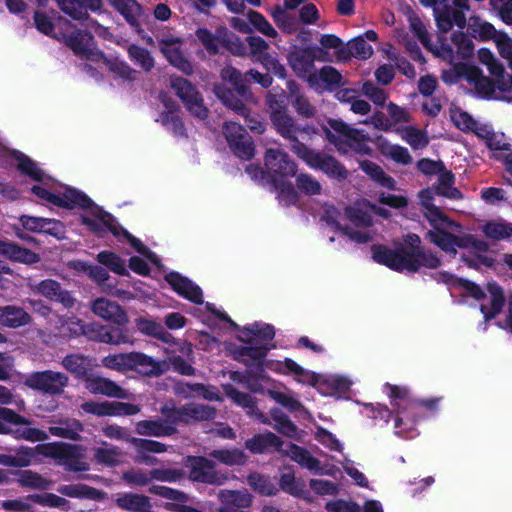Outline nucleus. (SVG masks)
<instances>
[{"label": "nucleus", "instance_id": "29", "mask_svg": "<svg viewBox=\"0 0 512 512\" xmlns=\"http://www.w3.org/2000/svg\"><path fill=\"white\" fill-rule=\"evenodd\" d=\"M32 318L22 307L15 305L0 306V325L19 328L31 322Z\"/></svg>", "mask_w": 512, "mask_h": 512}, {"label": "nucleus", "instance_id": "25", "mask_svg": "<svg viewBox=\"0 0 512 512\" xmlns=\"http://www.w3.org/2000/svg\"><path fill=\"white\" fill-rule=\"evenodd\" d=\"M37 291L50 301L61 303L65 308L74 306L75 299L71 292L62 289L60 283L56 280H42L37 285Z\"/></svg>", "mask_w": 512, "mask_h": 512}, {"label": "nucleus", "instance_id": "36", "mask_svg": "<svg viewBox=\"0 0 512 512\" xmlns=\"http://www.w3.org/2000/svg\"><path fill=\"white\" fill-rule=\"evenodd\" d=\"M136 329L143 335L156 338L164 343H170L172 335L165 327L153 319L139 317L135 320Z\"/></svg>", "mask_w": 512, "mask_h": 512}, {"label": "nucleus", "instance_id": "43", "mask_svg": "<svg viewBox=\"0 0 512 512\" xmlns=\"http://www.w3.org/2000/svg\"><path fill=\"white\" fill-rule=\"evenodd\" d=\"M15 473L19 476L17 482L21 487L47 490L51 486L50 480L32 470H19Z\"/></svg>", "mask_w": 512, "mask_h": 512}, {"label": "nucleus", "instance_id": "61", "mask_svg": "<svg viewBox=\"0 0 512 512\" xmlns=\"http://www.w3.org/2000/svg\"><path fill=\"white\" fill-rule=\"evenodd\" d=\"M279 486L284 492L297 497L301 496L305 489L304 482L291 472L281 474Z\"/></svg>", "mask_w": 512, "mask_h": 512}, {"label": "nucleus", "instance_id": "30", "mask_svg": "<svg viewBox=\"0 0 512 512\" xmlns=\"http://www.w3.org/2000/svg\"><path fill=\"white\" fill-rule=\"evenodd\" d=\"M58 491L60 494L70 498L89 499L94 501H101L106 496V492L103 490L82 483L62 485L59 487Z\"/></svg>", "mask_w": 512, "mask_h": 512}, {"label": "nucleus", "instance_id": "60", "mask_svg": "<svg viewBox=\"0 0 512 512\" xmlns=\"http://www.w3.org/2000/svg\"><path fill=\"white\" fill-rule=\"evenodd\" d=\"M402 138L415 150L425 148L429 143L425 132L414 126L404 127Z\"/></svg>", "mask_w": 512, "mask_h": 512}, {"label": "nucleus", "instance_id": "7", "mask_svg": "<svg viewBox=\"0 0 512 512\" xmlns=\"http://www.w3.org/2000/svg\"><path fill=\"white\" fill-rule=\"evenodd\" d=\"M7 424L30 425L31 420L18 414L13 409L0 407V434L12 435L16 439H24L31 442L44 441L48 438L47 433L38 428L12 429Z\"/></svg>", "mask_w": 512, "mask_h": 512}, {"label": "nucleus", "instance_id": "6", "mask_svg": "<svg viewBox=\"0 0 512 512\" xmlns=\"http://www.w3.org/2000/svg\"><path fill=\"white\" fill-rule=\"evenodd\" d=\"M296 156L301 159L310 168L319 170L329 178L339 181L348 178V170L334 156L323 151H317L305 145H298Z\"/></svg>", "mask_w": 512, "mask_h": 512}, {"label": "nucleus", "instance_id": "44", "mask_svg": "<svg viewBox=\"0 0 512 512\" xmlns=\"http://www.w3.org/2000/svg\"><path fill=\"white\" fill-rule=\"evenodd\" d=\"M484 235L493 241L507 240L512 237V224L506 221H488L482 228Z\"/></svg>", "mask_w": 512, "mask_h": 512}, {"label": "nucleus", "instance_id": "41", "mask_svg": "<svg viewBox=\"0 0 512 512\" xmlns=\"http://www.w3.org/2000/svg\"><path fill=\"white\" fill-rule=\"evenodd\" d=\"M290 458L310 471L318 472L322 469L320 461L307 449L297 444H290Z\"/></svg>", "mask_w": 512, "mask_h": 512}, {"label": "nucleus", "instance_id": "35", "mask_svg": "<svg viewBox=\"0 0 512 512\" xmlns=\"http://www.w3.org/2000/svg\"><path fill=\"white\" fill-rule=\"evenodd\" d=\"M184 411L185 425L214 420L217 414L213 406L193 402L186 403Z\"/></svg>", "mask_w": 512, "mask_h": 512}, {"label": "nucleus", "instance_id": "31", "mask_svg": "<svg viewBox=\"0 0 512 512\" xmlns=\"http://www.w3.org/2000/svg\"><path fill=\"white\" fill-rule=\"evenodd\" d=\"M215 94L226 107L241 116L247 117L249 109L243 102L244 97L238 94L234 86L233 89L227 88L224 85L216 86Z\"/></svg>", "mask_w": 512, "mask_h": 512}, {"label": "nucleus", "instance_id": "49", "mask_svg": "<svg viewBox=\"0 0 512 512\" xmlns=\"http://www.w3.org/2000/svg\"><path fill=\"white\" fill-rule=\"evenodd\" d=\"M97 261L112 272L124 276L128 274L124 260L112 251H101L97 254Z\"/></svg>", "mask_w": 512, "mask_h": 512}, {"label": "nucleus", "instance_id": "27", "mask_svg": "<svg viewBox=\"0 0 512 512\" xmlns=\"http://www.w3.org/2000/svg\"><path fill=\"white\" fill-rule=\"evenodd\" d=\"M487 291L490 294V307L485 304L480 305V311L485 321H490L499 315L505 305V296L503 288L497 283H488Z\"/></svg>", "mask_w": 512, "mask_h": 512}, {"label": "nucleus", "instance_id": "45", "mask_svg": "<svg viewBox=\"0 0 512 512\" xmlns=\"http://www.w3.org/2000/svg\"><path fill=\"white\" fill-rule=\"evenodd\" d=\"M270 417L275 422L274 429L279 433L289 438H295L298 432V427L290 420L279 408H272L270 410Z\"/></svg>", "mask_w": 512, "mask_h": 512}, {"label": "nucleus", "instance_id": "8", "mask_svg": "<svg viewBox=\"0 0 512 512\" xmlns=\"http://www.w3.org/2000/svg\"><path fill=\"white\" fill-rule=\"evenodd\" d=\"M170 86L193 116L200 120L208 118L209 110L204 105L201 93L192 82L181 76H171Z\"/></svg>", "mask_w": 512, "mask_h": 512}, {"label": "nucleus", "instance_id": "23", "mask_svg": "<svg viewBox=\"0 0 512 512\" xmlns=\"http://www.w3.org/2000/svg\"><path fill=\"white\" fill-rule=\"evenodd\" d=\"M62 366L70 372L75 379L85 382L94 372L92 359L79 353L68 354L62 359Z\"/></svg>", "mask_w": 512, "mask_h": 512}, {"label": "nucleus", "instance_id": "57", "mask_svg": "<svg viewBox=\"0 0 512 512\" xmlns=\"http://www.w3.org/2000/svg\"><path fill=\"white\" fill-rule=\"evenodd\" d=\"M248 483L254 491L261 495L272 496L277 492L275 485L271 482L269 477L260 473L250 474L248 476Z\"/></svg>", "mask_w": 512, "mask_h": 512}, {"label": "nucleus", "instance_id": "2", "mask_svg": "<svg viewBox=\"0 0 512 512\" xmlns=\"http://www.w3.org/2000/svg\"><path fill=\"white\" fill-rule=\"evenodd\" d=\"M268 180L279 196L286 199L289 204L295 205L299 201V194L291 178L296 176L298 166L289 155L279 149H267L264 157Z\"/></svg>", "mask_w": 512, "mask_h": 512}, {"label": "nucleus", "instance_id": "56", "mask_svg": "<svg viewBox=\"0 0 512 512\" xmlns=\"http://www.w3.org/2000/svg\"><path fill=\"white\" fill-rule=\"evenodd\" d=\"M246 42L249 46L251 56L257 61L263 64L268 60L271 55L268 53V43L260 36H248Z\"/></svg>", "mask_w": 512, "mask_h": 512}, {"label": "nucleus", "instance_id": "46", "mask_svg": "<svg viewBox=\"0 0 512 512\" xmlns=\"http://www.w3.org/2000/svg\"><path fill=\"white\" fill-rule=\"evenodd\" d=\"M288 87L292 98L291 104L296 112L306 118L313 117L316 113L315 108L311 105L308 98L300 93H296V91H298V87L295 82H289Z\"/></svg>", "mask_w": 512, "mask_h": 512}, {"label": "nucleus", "instance_id": "58", "mask_svg": "<svg viewBox=\"0 0 512 512\" xmlns=\"http://www.w3.org/2000/svg\"><path fill=\"white\" fill-rule=\"evenodd\" d=\"M17 160V169L21 174L28 176L37 182H41L43 180L44 172L38 167L36 162L24 154H21Z\"/></svg>", "mask_w": 512, "mask_h": 512}, {"label": "nucleus", "instance_id": "63", "mask_svg": "<svg viewBox=\"0 0 512 512\" xmlns=\"http://www.w3.org/2000/svg\"><path fill=\"white\" fill-rule=\"evenodd\" d=\"M247 18L249 23L263 35L270 38H275L278 35L277 31L260 12L250 10L247 13Z\"/></svg>", "mask_w": 512, "mask_h": 512}, {"label": "nucleus", "instance_id": "11", "mask_svg": "<svg viewBox=\"0 0 512 512\" xmlns=\"http://www.w3.org/2000/svg\"><path fill=\"white\" fill-rule=\"evenodd\" d=\"M223 134L231 152L242 160H250L254 157V141L247 130L236 122H226L223 126Z\"/></svg>", "mask_w": 512, "mask_h": 512}, {"label": "nucleus", "instance_id": "47", "mask_svg": "<svg viewBox=\"0 0 512 512\" xmlns=\"http://www.w3.org/2000/svg\"><path fill=\"white\" fill-rule=\"evenodd\" d=\"M272 18L276 26L285 34H294L298 30V20L287 13L285 9L277 5L272 12Z\"/></svg>", "mask_w": 512, "mask_h": 512}, {"label": "nucleus", "instance_id": "4", "mask_svg": "<svg viewBox=\"0 0 512 512\" xmlns=\"http://www.w3.org/2000/svg\"><path fill=\"white\" fill-rule=\"evenodd\" d=\"M385 389L388 392L390 404L395 412V433L399 436L411 437L413 420H411L412 418L409 414L413 407L416 406L413 402L414 398L410 396V392L406 387L386 383Z\"/></svg>", "mask_w": 512, "mask_h": 512}, {"label": "nucleus", "instance_id": "10", "mask_svg": "<svg viewBox=\"0 0 512 512\" xmlns=\"http://www.w3.org/2000/svg\"><path fill=\"white\" fill-rule=\"evenodd\" d=\"M185 465L193 482L221 486L228 480L226 474L216 470L215 462L204 456H188Z\"/></svg>", "mask_w": 512, "mask_h": 512}, {"label": "nucleus", "instance_id": "59", "mask_svg": "<svg viewBox=\"0 0 512 512\" xmlns=\"http://www.w3.org/2000/svg\"><path fill=\"white\" fill-rule=\"evenodd\" d=\"M239 341L248 345L247 357L251 362L265 361V358L273 346L268 344H255V338L253 337H238Z\"/></svg>", "mask_w": 512, "mask_h": 512}, {"label": "nucleus", "instance_id": "54", "mask_svg": "<svg viewBox=\"0 0 512 512\" xmlns=\"http://www.w3.org/2000/svg\"><path fill=\"white\" fill-rule=\"evenodd\" d=\"M438 29L447 33L452 29V9L447 0H440V5L433 9Z\"/></svg>", "mask_w": 512, "mask_h": 512}, {"label": "nucleus", "instance_id": "1", "mask_svg": "<svg viewBox=\"0 0 512 512\" xmlns=\"http://www.w3.org/2000/svg\"><path fill=\"white\" fill-rule=\"evenodd\" d=\"M370 250L375 263L398 273H416L422 268L437 269L442 264L436 253L424 248L420 236L416 233L406 234L403 242L395 248L377 243L371 245Z\"/></svg>", "mask_w": 512, "mask_h": 512}, {"label": "nucleus", "instance_id": "37", "mask_svg": "<svg viewBox=\"0 0 512 512\" xmlns=\"http://www.w3.org/2000/svg\"><path fill=\"white\" fill-rule=\"evenodd\" d=\"M360 169L369 176L375 183L389 190L396 189V181L386 174L383 168L370 160H363L359 164Z\"/></svg>", "mask_w": 512, "mask_h": 512}, {"label": "nucleus", "instance_id": "12", "mask_svg": "<svg viewBox=\"0 0 512 512\" xmlns=\"http://www.w3.org/2000/svg\"><path fill=\"white\" fill-rule=\"evenodd\" d=\"M68 383L66 374L53 370L33 372L25 380L27 387L51 396L62 395Z\"/></svg>", "mask_w": 512, "mask_h": 512}, {"label": "nucleus", "instance_id": "55", "mask_svg": "<svg viewBox=\"0 0 512 512\" xmlns=\"http://www.w3.org/2000/svg\"><path fill=\"white\" fill-rule=\"evenodd\" d=\"M278 365L284 367V373L293 374L298 377V381L302 383H308L314 385L316 382L315 373H310L301 367L291 358H285L283 362H279Z\"/></svg>", "mask_w": 512, "mask_h": 512}, {"label": "nucleus", "instance_id": "5", "mask_svg": "<svg viewBox=\"0 0 512 512\" xmlns=\"http://www.w3.org/2000/svg\"><path fill=\"white\" fill-rule=\"evenodd\" d=\"M40 453L57 461L58 465L66 471L84 472L89 469V464L84 461L83 448L77 444L65 442H53L40 446Z\"/></svg>", "mask_w": 512, "mask_h": 512}, {"label": "nucleus", "instance_id": "62", "mask_svg": "<svg viewBox=\"0 0 512 512\" xmlns=\"http://www.w3.org/2000/svg\"><path fill=\"white\" fill-rule=\"evenodd\" d=\"M148 491L153 495L173 501V504L186 503L188 501V496L183 491L168 486L152 485Z\"/></svg>", "mask_w": 512, "mask_h": 512}, {"label": "nucleus", "instance_id": "51", "mask_svg": "<svg viewBox=\"0 0 512 512\" xmlns=\"http://www.w3.org/2000/svg\"><path fill=\"white\" fill-rule=\"evenodd\" d=\"M426 237L430 240L431 243L438 246L444 252L454 254L456 253V249H454L453 245L454 234L446 231L445 228L429 230L426 234Z\"/></svg>", "mask_w": 512, "mask_h": 512}, {"label": "nucleus", "instance_id": "53", "mask_svg": "<svg viewBox=\"0 0 512 512\" xmlns=\"http://www.w3.org/2000/svg\"><path fill=\"white\" fill-rule=\"evenodd\" d=\"M156 121H160L174 136H187L185 125L178 113L171 115V111H163Z\"/></svg>", "mask_w": 512, "mask_h": 512}, {"label": "nucleus", "instance_id": "52", "mask_svg": "<svg viewBox=\"0 0 512 512\" xmlns=\"http://www.w3.org/2000/svg\"><path fill=\"white\" fill-rule=\"evenodd\" d=\"M242 337H257L263 341H271L275 337V328L271 324L255 322L241 329Z\"/></svg>", "mask_w": 512, "mask_h": 512}, {"label": "nucleus", "instance_id": "39", "mask_svg": "<svg viewBox=\"0 0 512 512\" xmlns=\"http://www.w3.org/2000/svg\"><path fill=\"white\" fill-rule=\"evenodd\" d=\"M60 200L63 202V205L56 206L70 210L76 207L82 209H91L95 205L92 199L88 197L85 193L76 188L70 187L66 188L64 193L60 195Z\"/></svg>", "mask_w": 512, "mask_h": 512}, {"label": "nucleus", "instance_id": "34", "mask_svg": "<svg viewBox=\"0 0 512 512\" xmlns=\"http://www.w3.org/2000/svg\"><path fill=\"white\" fill-rule=\"evenodd\" d=\"M135 431L142 436L165 437L174 435L177 428L167 425L162 419H156L137 422Z\"/></svg>", "mask_w": 512, "mask_h": 512}, {"label": "nucleus", "instance_id": "33", "mask_svg": "<svg viewBox=\"0 0 512 512\" xmlns=\"http://www.w3.org/2000/svg\"><path fill=\"white\" fill-rule=\"evenodd\" d=\"M454 184L455 175L452 171L447 170L446 167H444V170L438 174V182L433 185V190L435 194L439 196H443L451 200H460L463 198V194L454 186Z\"/></svg>", "mask_w": 512, "mask_h": 512}, {"label": "nucleus", "instance_id": "13", "mask_svg": "<svg viewBox=\"0 0 512 512\" xmlns=\"http://www.w3.org/2000/svg\"><path fill=\"white\" fill-rule=\"evenodd\" d=\"M90 212L95 218L81 216L80 219L81 223L85 225L89 231L100 238L104 237L107 231L114 237H119V228L121 225L111 213L96 204L90 209Z\"/></svg>", "mask_w": 512, "mask_h": 512}, {"label": "nucleus", "instance_id": "21", "mask_svg": "<svg viewBox=\"0 0 512 512\" xmlns=\"http://www.w3.org/2000/svg\"><path fill=\"white\" fill-rule=\"evenodd\" d=\"M284 442L271 431L255 434L245 441V448L252 454H268L282 449Z\"/></svg>", "mask_w": 512, "mask_h": 512}, {"label": "nucleus", "instance_id": "9", "mask_svg": "<svg viewBox=\"0 0 512 512\" xmlns=\"http://www.w3.org/2000/svg\"><path fill=\"white\" fill-rule=\"evenodd\" d=\"M221 77L235 87L239 95L248 97L251 92L249 84L252 82L260 84L263 88L272 85L273 78L269 73H260L255 69H250L246 73H242L235 67L228 66L222 69Z\"/></svg>", "mask_w": 512, "mask_h": 512}, {"label": "nucleus", "instance_id": "16", "mask_svg": "<svg viewBox=\"0 0 512 512\" xmlns=\"http://www.w3.org/2000/svg\"><path fill=\"white\" fill-rule=\"evenodd\" d=\"M164 279L179 296L194 304H203L202 289L189 278L181 275L179 272L171 271L165 275Z\"/></svg>", "mask_w": 512, "mask_h": 512}, {"label": "nucleus", "instance_id": "24", "mask_svg": "<svg viewBox=\"0 0 512 512\" xmlns=\"http://www.w3.org/2000/svg\"><path fill=\"white\" fill-rule=\"evenodd\" d=\"M220 512H246L252 504V496L246 491L222 490L219 493Z\"/></svg>", "mask_w": 512, "mask_h": 512}, {"label": "nucleus", "instance_id": "48", "mask_svg": "<svg viewBox=\"0 0 512 512\" xmlns=\"http://www.w3.org/2000/svg\"><path fill=\"white\" fill-rule=\"evenodd\" d=\"M127 52L129 59L144 71L149 72L153 69L155 64L154 58L146 48L136 44H131L129 45Z\"/></svg>", "mask_w": 512, "mask_h": 512}, {"label": "nucleus", "instance_id": "38", "mask_svg": "<svg viewBox=\"0 0 512 512\" xmlns=\"http://www.w3.org/2000/svg\"><path fill=\"white\" fill-rule=\"evenodd\" d=\"M131 370L145 376H159L162 373L159 362L141 352H131Z\"/></svg>", "mask_w": 512, "mask_h": 512}, {"label": "nucleus", "instance_id": "50", "mask_svg": "<svg viewBox=\"0 0 512 512\" xmlns=\"http://www.w3.org/2000/svg\"><path fill=\"white\" fill-rule=\"evenodd\" d=\"M424 217L433 227V230H438L445 227L459 226L436 205H431L430 207H428L424 213Z\"/></svg>", "mask_w": 512, "mask_h": 512}, {"label": "nucleus", "instance_id": "3", "mask_svg": "<svg viewBox=\"0 0 512 512\" xmlns=\"http://www.w3.org/2000/svg\"><path fill=\"white\" fill-rule=\"evenodd\" d=\"M327 123L329 127H322L325 138L340 154L345 155L349 151L360 156L372 154L370 136L364 130L352 128L341 119H329Z\"/></svg>", "mask_w": 512, "mask_h": 512}, {"label": "nucleus", "instance_id": "26", "mask_svg": "<svg viewBox=\"0 0 512 512\" xmlns=\"http://www.w3.org/2000/svg\"><path fill=\"white\" fill-rule=\"evenodd\" d=\"M111 6L118 11L126 20V22L137 32L142 33L144 30L139 22L142 15V7L136 0H108Z\"/></svg>", "mask_w": 512, "mask_h": 512}, {"label": "nucleus", "instance_id": "18", "mask_svg": "<svg viewBox=\"0 0 512 512\" xmlns=\"http://www.w3.org/2000/svg\"><path fill=\"white\" fill-rule=\"evenodd\" d=\"M84 386L90 393L95 395L100 394L118 399H126L128 396L126 390L120 387L116 382L101 377L94 372L84 382Z\"/></svg>", "mask_w": 512, "mask_h": 512}, {"label": "nucleus", "instance_id": "42", "mask_svg": "<svg viewBox=\"0 0 512 512\" xmlns=\"http://www.w3.org/2000/svg\"><path fill=\"white\" fill-rule=\"evenodd\" d=\"M210 457L216 459L217 461L228 465H244L247 462V455L243 450L238 448L233 449H215L210 452Z\"/></svg>", "mask_w": 512, "mask_h": 512}, {"label": "nucleus", "instance_id": "15", "mask_svg": "<svg viewBox=\"0 0 512 512\" xmlns=\"http://www.w3.org/2000/svg\"><path fill=\"white\" fill-rule=\"evenodd\" d=\"M269 117L276 132L290 142V149L296 155L297 146L305 145L303 142L299 141L297 137L299 125L296 124L294 118L288 113V110L274 111L270 113Z\"/></svg>", "mask_w": 512, "mask_h": 512}, {"label": "nucleus", "instance_id": "19", "mask_svg": "<svg viewBox=\"0 0 512 512\" xmlns=\"http://www.w3.org/2000/svg\"><path fill=\"white\" fill-rule=\"evenodd\" d=\"M92 311L118 326H124L129 321L126 311L117 302L105 298L96 299L92 304Z\"/></svg>", "mask_w": 512, "mask_h": 512}, {"label": "nucleus", "instance_id": "14", "mask_svg": "<svg viewBox=\"0 0 512 512\" xmlns=\"http://www.w3.org/2000/svg\"><path fill=\"white\" fill-rule=\"evenodd\" d=\"M84 333L89 339L106 344L119 345L130 342L128 330L118 325L110 326L91 323L86 326Z\"/></svg>", "mask_w": 512, "mask_h": 512}, {"label": "nucleus", "instance_id": "64", "mask_svg": "<svg viewBox=\"0 0 512 512\" xmlns=\"http://www.w3.org/2000/svg\"><path fill=\"white\" fill-rule=\"evenodd\" d=\"M295 177L296 187L301 193L309 196L319 195L321 193V184L312 175L300 173Z\"/></svg>", "mask_w": 512, "mask_h": 512}, {"label": "nucleus", "instance_id": "32", "mask_svg": "<svg viewBox=\"0 0 512 512\" xmlns=\"http://www.w3.org/2000/svg\"><path fill=\"white\" fill-rule=\"evenodd\" d=\"M92 40L93 36L89 32L77 30L69 35L66 42L75 55L87 60H92L94 52L89 47Z\"/></svg>", "mask_w": 512, "mask_h": 512}, {"label": "nucleus", "instance_id": "28", "mask_svg": "<svg viewBox=\"0 0 512 512\" xmlns=\"http://www.w3.org/2000/svg\"><path fill=\"white\" fill-rule=\"evenodd\" d=\"M115 505L129 512H153L149 497L132 492L118 495Z\"/></svg>", "mask_w": 512, "mask_h": 512}, {"label": "nucleus", "instance_id": "22", "mask_svg": "<svg viewBox=\"0 0 512 512\" xmlns=\"http://www.w3.org/2000/svg\"><path fill=\"white\" fill-rule=\"evenodd\" d=\"M62 12L75 20H84L88 17V10L100 11L102 0H54Z\"/></svg>", "mask_w": 512, "mask_h": 512}, {"label": "nucleus", "instance_id": "20", "mask_svg": "<svg viewBox=\"0 0 512 512\" xmlns=\"http://www.w3.org/2000/svg\"><path fill=\"white\" fill-rule=\"evenodd\" d=\"M315 52L310 47H297L290 51L287 60L299 77H307L314 70Z\"/></svg>", "mask_w": 512, "mask_h": 512}, {"label": "nucleus", "instance_id": "40", "mask_svg": "<svg viewBox=\"0 0 512 512\" xmlns=\"http://www.w3.org/2000/svg\"><path fill=\"white\" fill-rule=\"evenodd\" d=\"M378 149L383 156L391 158L398 164L409 165L412 162V156L407 148L397 144L392 145L381 137L379 138Z\"/></svg>", "mask_w": 512, "mask_h": 512}, {"label": "nucleus", "instance_id": "17", "mask_svg": "<svg viewBox=\"0 0 512 512\" xmlns=\"http://www.w3.org/2000/svg\"><path fill=\"white\" fill-rule=\"evenodd\" d=\"M179 38H162L159 40V49L167 61L186 75L194 72L192 63L184 56L179 44Z\"/></svg>", "mask_w": 512, "mask_h": 512}]
</instances>
